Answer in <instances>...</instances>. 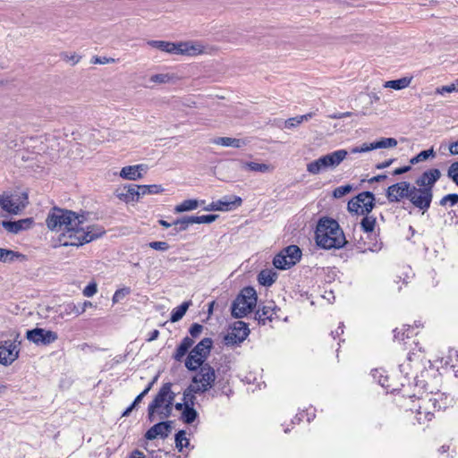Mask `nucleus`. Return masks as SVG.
<instances>
[{"label": "nucleus", "instance_id": "1", "mask_svg": "<svg viewBox=\"0 0 458 458\" xmlns=\"http://www.w3.org/2000/svg\"><path fill=\"white\" fill-rule=\"evenodd\" d=\"M105 233V229L98 225H87L84 214L70 211L65 223L64 233L58 235L61 246L81 247Z\"/></svg>", "mask_w": 458, "mask_h": 458}, {"label": "nucleus", "instance_id": "2", "mask_svg": "<svg viewBox=\"0 0 458 458\" xmlns=\"http://www.w3.org/2000/svg\"><path fill=\"white\" fill-rule=\"evenodd\" d=\"M315 235L317 245L325 250L341 249L347 243L339 224L332 218H321Z\"/></svg>", "mask_w": 458, "mask_h": 458}, {"label": "nucleus", "instance_id": "3", "mask_svg": "<svg viewBox=\"0 0 458 458\" xmlns=\"http://www.w3.org/2000/svg\"><path fill=\"white\" fill-rule=\"evenodd\" d=\"M175 393L172 391V384H164L153 401L148 407V418L150 421L156 420V414L160 419H167L172 415Z\"/></svg>", "mask_w": 458, "mask_h": 458}, {"label": "nucleus", "instance_id": "4", "mask_svg": "<svg viewBox=\"0 0 458 458\" xmlns=\"http://www.w3.org/2000/svg\"><path fill=\"white\" fill-rule=\"evenodd\" d=\"M148 45L168 54H180L186 55H197L204 52V47L199 43L179 42L173 43L164 40H149Z\"/></svg>", "mask_w": 458, "mask_h": 458}, {"label": "nucleus", "instance_id": "5", "mask_svg": "<svg viewBox=\"0 0 458 458\" xmlns=\"http://www.w3.org/2000/svg\"><path fill=\"white\" fill-rule=\"evenodd\" d=\"M257 305V293L252 287L243 288L232 303V316L242 318L252 311Z\"/></svg>", "mask_w": 458, "mask_h": 458}, {"label": "nucleus", "instance_id": "6", "mask_svg": "<svg viewBox=\"0 0 458 458\" xmlns=\"http://www.w3.org/2000/svg\"><path fill=\"white\" fill-rule=\"evenodd\" d=\"M347 156V151L339 149L325 155L307 165V171L311 174H318L322 171L337 166Z\"/></svg>", "mask_w": 458, "mask_h": 458}, {"label": "nucleus", "instance_id": "7", "mask_svg": "<svg viewBox=\"0 0 458 458\" xmlns=\"http://www.w3.org/2000/svg\"><path fill=\"white\" fill-rule=\"evenodd\" d=\"M215 380V369L209 364H206L199 368V371L192 377V384L189 386V392L205 393L213 386Z\"/></svg>", "mask_w": 458, "mask_h": 458}, {"label": "nucleus", "instance_id": "8", "mask_svg": "<svg viewBox=\"0 0 458 458\" xmlns=\"http://www.w3.org/2000/svg\"><path fill=\"white\" fill-rule=\"evenodd\" d=\"M433 199V191L411 184L408 199L423 213L430 208Z\"/></svg>", "mask_w": 458, "mask_h": 458}, {"label": "nucleus", "instance_id": "9", "mask_svg": "<svg viewBox=\"0 0 458 458\" xmlns=\"http://www.w3.org/2000/svg\"><path fill=\"white\" fill-rule=\"evenodd\" d=\"M19 335L13 340L0 341V364L9 366L14 362L20 354Z\"/></svg>", "mask_w": 458, "mask_h": 458}, {"label": "nucleus", "instance_id": "10", "mask_svg": "<svg viewBox=\"0 0 458 458\" xmlns=\"http://www.w3.org/2000/svg\"><path fill=\"white\" fill-rule=\"evenodd\" d=\"M250 329L243 321H236L233 324L231 330L225 335L224 343L227 346H234L242 344L249 335Z\"/></svg>", "mask_w": 458, "mask_h": 458}, {"label": "nucleus", "instance_id": "11", "mask_svg": "<svg viewBox=\"0 0 458 458\" xmlns=\"http://www.w3.org/2000/svg\"><path fill=\"white\" fill-rule=\"evenodd\" d=\"M71 210L54 208L47 215L46 224L52 232L64 233L66 220Z\"/></svg>", "mask_w": 458, "mask_h": 458}, {"label": "nucleus", "instance_id": "12", "mask_svg": "<svg viewBox=\"0 0 458 458\" xmlns=\"http://www.w3.org/2000/svg\"><path fill=\"white\" fill-rule=\"evenodd\" d=\"M28 203L26 192H17L3 197L2 208L13 214H18Z\"/></svg>", "mask_w": 458, "mask_h": 458}, {"label": "nucleus", "instance_id": "13", "mask_svg": "<svg viewBox=\"0 0 458 458\" xmlns=\"http://www.w3.org/2000/svg\"><path fill=\"white\" fill-rule=\"evenodd\" d=\"M26 337L29 341L38 345H48L55 342L58 338V335L54 331L36 327L34 329L28 330L26 333Z\"/></svg>", "mask_w": 458, "mask_h": 458}, {"label": "nucleus", "instance_id": "14", "mask_svg": "<svg viewBox=\"0 0 458 458\" xmlns=\"http://www.w3.org/2000/svg\"><path fill=\"white\" fill-rule=\"evenodd\" d=\"M410 189L409 182H397L387 188L386 196L389 202H399L404 198H409Z\"/></svg>", "mask_w": 458, "mask_h": 458}, {"label": "nucleus", "instance_id": "15", "mask_svg": "<svg viewBox=\"0 0 458 458\" xmlns=\"http://www.w3.org/2000/svg\"><path fill=\"white\" fill-rule=\"evenodd\" d=\"M396 145L397 140L394 138H382L377 141L363 143L360 147L353 148L352 153H362L377 148H394Z\"/></svg>", "mask_w": 458, "mask_h": 458}, {"label": "nucleus", "instance_id": "16", "mask_svg": "<svg viewBox=\"0 0 458 458\" xmlns=\"http://www.w3.org/2000/svg\"><path fill=\"white\" fill-rule=\"evenodd\" d=\"M440 170L437 168H432L422 173L421 175L417 178L415 183L417 186L433 191L435 183L440 179Z\"/></svg>", "mask_w": 458, "mask_h": 458}, {"label": "nucleus", "instance_id": "17", "mask_svg": "<svg viewBox=\"0 0 458 458\" xmlns=\"http://www.w3.org/2000/svg\"><path fill=\"white\" fill-rule=\"evenodd\" d=\"M173 421H161L152 426L145 434V437L148 440L156 439L157 437L165 438L168 437L172 430Z\"/></svg>", "mask_w": 458, "mask_h": 458}, {"label": "nucleus", "instance_id": "18", "mask_svg": "<svg viewBox=\"0 0 458 458\" xmlns=\"http://www.w3.org/2000/svg\"><path fill=\"white\" fill-rule=\"evenodd\" d=\"M279 309L273 303L265 305L255 313V319L258 320L259 324L266 325L267 322H272L275 318H277V311Z\"/></svg>", "mask_w": 458, "mask_h": 458}, {"label": "nucleus", "instance_id": "19", "mask_svg": "<svg viewBox=\"0 0 458 458\" xmlns=\"http://www.w3.org/2000/svg\"><path fill=\"white\" fill-rule=\"evenodd\" d=\"M432 406H435V403L431 399L423 400L422 405H420L416 412V420L419 424L425 425L432 420L434 413L429 410Z\"/></svg>", "mask_w": 458, "mask_h": 458}, {"label": "nucleus", "instance_id": "20", "mask_svg": "<svg viewBox=\"0 0 458 458\" xmlns=\"http://www.w3.org/2000/svg\"><path fill=\"white\" fill-rule=\"evenodd\" d=\"M147 165L140 164L135 165H128L122 168L120 171V176L126 180H137L142 177L141 172H146Z\"/></svg>", "mask_w": 458, "mask_h": 458}, {"label": "nucleus", "instance_id": "21", "mask_svg": "<svg viewBox=\"0 0 458 458\" xmlns=\"http://www.w3.org/2000/svg\"><path fill=\"white\" fill-rule=\"evenodd\" d=\"M140 196V185L135 184L124 186L118 193L119 199L125 202L138 201Z\"/></svg>", "mask_w": 458, "mask_h": 458}, {"label": "nucleus", "instance_id": "22", "mask_svg": "<svg viewBox=\"0 0 458 458\" xmlns=\"http://www.w3.org/2000/svg\"><path fill=\"white\" fill-rule=\"evenodd\" d=\"M212 345V339L206 337L194 346L190 352L206 360L210 353Z\"/></svg>", "mask_w": 458, "mask_h": 458}, {"label": "nucleus", "instance_id": "23", "mask_svg": "<svg viewBox=\"0 0 458 458\" xmlns=\"http://www.w3.org/2000/svg\"><path fill=\"white\" fill-rule=\"evenodd\" d=\"M218 208V211H229L233 209L236 207L242 205V199L237 196H225L221 199L216 201Z\"/></svg>", "mask_w": 458, "mask_h": 458}, {"label": "nucleus", "instance_id": "24", "mask_svg": "<svg viewBox=\"0 0 458 458\" xmlns=\"http://www.w3.org/2000/svg\"><path fill=\"white\" fill-rule=\"evenodd\" d=\"M194 344V339L191 336H185L181 344L178 345V347L175 350V352L174 353L173 357L177 361H182V358L186 355V353L189 352V350L192 347Z\"/></svg>", "mask_w": 458, "mask_h": 458}, {"label": "nucleus", "instance_id": "25", "mask_svg": "<svg viewBox=\"0 0 458 458\" xmlns=\"http://www.w3.org/2000/svg\"><path fill=\"white\" fill-rule=\"evenodd\" d=\"M32 224V220L30 218L21 219L19 221H4L3 226L10 233H17L21 230L27 229Z\"/></svg>", "mask_w": 458, "mask_h": 458}, {"label": "nucleus", "instance_id": "26", "mask_svg": "<svg viewBox=\"0 0 458 458\" xmlns=\"http://www.w3.org/2000/svg\"><path fill=\"white\" fill-rule=\"evenodd\" d=\"M359 195H363L360 198L361 199L360 214L368 215L369 213H370L372 211V209L375 207V203H374L375 196L370 191H363V192L360 193Z\"/></svg>", "mask_w": 458, "mask_h": 458}, {"label": "nucleus", "instance_id": "27", "mask_svg": "<svg viewBox=\"0 0 458 458\" xmlns=\"http://www.w3.org/2000/svg\"><path fill=\"white\" fill-rule=\"evenodd\" d=\"M26 259V256L22 253L0 248V262L3 263H13L15 260L23 261Z\"/></svg>", "mask_w": 458, "mask_h": 458}, {"label": "nucleus", "instance_id": "28", "mask_svg": "<svg viewBox=\"0 0 458 458\" xmlns=\"http://www.w3.org/2000/svg\"><path fill=\"white\" fill-rule=\"evenodd\" d=\"M213 143L216 145H221L225 147H233L236 148H240L247 144L245 140L242 139H235L230 137H218L213 140Z\"/></svg>", "mask_w": 458, "mask_h": 458}, {"label": "nucleus", "instance_id": "29", "mask_svg": "<svg viewBox=\"0 0 458 458\" xmlns=\"http://www.w3.org/2000/svg\"><path fill=\"white\" fill-rule=\"evenodd\" d=\"M277 278V273L273 269H264L258 276L259 283L264 286H271Z\"/></svg>", "mask_w": 458, "mask_h": 458}, {"label": "nucleus", "instance_id": "30", "mask_svg": "<svg viewBox=\"0 0 458 458\" xmlns=\"http://www.w3.org/2000/svg\"><path fill=\"white\" fill-rule=\"evenodd\" d=\"M206 360L204 359H200L191 352H189L188 356L185 359L184 365L190 371H197L199 368L205 366Z\"/></svg>", "mask_w": 458, "mask_h": 458}, {"label": "nucleus", "instance_id": "31", "mask_svg": "<svg viewBox=\"0 0 458 458\" xmlns=\"http://www.w3.org/2000/svg\"><path fill=\"white\" fill-rule=\"evenodd\" d=\"M284 252V255L286 256L289 259V264L295 265L301 257V249L296 245H290L284 250H282Z\"/></svg>", "mask_w": 458, "mask_h": 458}, {"label": "nucleus", "instance_id": "32", "mask_svg": "<svg viewBox=\"0 0 458 458\" xmlns=\"http://www.w3.org/2000/svg\"><path fill=\"white\" fill-rule=\"evenodd\" d=\"M195 224L194 216H183L182 218L176 219L173 222V225L175 226L174 229V233L172 234H176L179 232L185 231L191 225Z\"/></svg>", "mask_w": 458, "mask_h": 458}, {"label": "nucleus", "instance_id": "33", "mask_svg": "<svg viewBox=\"0 0 458 458\" xmlns=\"http://www.w3.org/2000/svg\"><path fill=\"white\" fill-rule=\"evenodd\" d=\"M92 303L89 301H85L82 303L76 305L74 303L67 304L65 307V312L67 314H74L75 316H80L84 313L86 309L91 307Z\"/></svg>", "mask_w": 458, "mask_h": 458}, {"label": "nucleus", "instance_id": "34", "mask_svg": "<svg viewBox=\"0 0 458 458\" xmlns=\"http://www.w3.org/2000/svg\"><path fill=\"white\" fill-rule=\"evenodd\" d=\"M198 417V412L193 408V405H190L186 401L184 403V410L182 413V420L186 424H191Z\"/></svg>", "mask_w": 458, "mask_h": 458}, {"label": "nucleus", "instance_id": "35", "mask_svg": "<svg viewBox=\"0 0 458 458\" xmlns=\"http://www.w3.org/2000/svg\"><path fill=\"white\" fill-rule=\"evenodd\" d=\"M191 305V301H184L178 307L174 308L172 310L170 320L171 322H177L182 318V317L185 315L187 310Z\"/></svg>", "mask_w": 458, "mask_h": 458}, {"label": "nucleus", "instance_id": "36", "mask_svg": "<svg viewBox=\"0 0 458 458\" xmlns=\"http://www.w3.org/2000/svg\"><path fill=\"white\" fill-rule=\"evenodd\" d=\"M242 168L253 171V172H260V173H267L271 171V167L266 164H259L255 162H241Z\"/></svg>", "mask_w": 458, "mask_h": 458}, {"label": "nucleus", "instance_id": "37", "mask_svg": "<svg viewBox=\"0 0 458 458\" xmlns=\"http://www.w3.org/2000/svg\"><path fill=\"white\" fill-rule=\"evenodd\" d=\"M274 266L278 269H289L293 264H289V259L284 255V252L281 250L277 255L275 256L273 259Z\"/></svg>", "mask_w": 458, "mask_h": 458}, {"label": "nucleus", "instance_id": "38", "mask_svg": "<svg viewBox=\"0 0 458 458\" xmlns=\"http://www.w3.org/2000/svg\"><path fill=\"white\" fill-rule=\"evenodd\" d=\"M199 207V202L196 199H186L183 200L181 204L177 205L174 208V211L176 213H182L186 211L194 210Z\"/></svg>", "mask_w": 458, "mask_h": 458}, {"label": "nucleus", "instance_id": "39", "mask_svg": "<svg viewBox=\"0 0 458 458\" xmlns=\"http://www.w3.org/2000/svg\"><path fill=\"white\" fill-rule=\"evenodd\" d=\"M410 82L411 79L404 77L398 80L388 81L386 82L385 87L399 90L407 88Z\"/></svg>", "mask_w": 458, "mask_h": 458}, {"label": "nucleus", "instance_id": "40", "mask_svg": "<svg viewBox=\"0 0 458 458\" xmlns=\"http://www.w3.org/2000/svg\"><path fill=\"white\" fill-rule=\"evenodd\" d=\"M175 79V76L174 74L170 73H158L154 74L149 78V81L153 83L157 84H166L173 82Z\"/></svg>", "mask_w": 458, "mask_h": 458}, {"label": "nucleus", "instance_id": "41", "mask_svg": "<svg viewBox=\"0 0 458 458\" xmlns=\"http://www.w3.org/2000/svg\"><path fill=\"white\" fill-rule=\"evenodd\" d=\"M435 156H436V153L433 150V148H430L428 150H423V151L420 152L418 155H416L415 157H413L412 158H411L410 163L411 165H416L418 163L428 160L429 157L433 158V157H435Z\"/></svg>", "mask_w": 458, "mask_h": 458}, {"label": "nucleus", "instance_id": "42", "mask_svg": "<svg viewBox=\"0 0 458 458\" xmlns=\"http://www.w3.org/2000/svg\"><path fill=\"white\" fill-rule=\"evenodd\" d=\"M140 191L141 196H144L147 194L161 193L164 191V189L161 185H158V184L140 185Z\"/></svg>", "mask_w": 458, "mask_h": 458}, {"label": "nucleus", "instance_id": "43", "mask_svg": "<svg viewBox=\"0 0 458 458\" xmlns=\"http://www.w3.org/2000/svg\"><path fill=\"white\" fill-rule=\"evenodd\" d=\"M189 445V439L186 437V432L180 430L175 434V446L178 451H182L184 446Z\"/></svg>", "mask_w": 458, "mask_h": 458}, {"label": "nucleus", "instance_id": "44", "mask_svg": "<svg viewBox=\"0 0 458 458\" xmlns=\"http://www.w3.org/2000/svg\"><path fill=\"white\" fill-rule=\"evenodd\" d=\"M376 225V218L373 216H368L362 218L360 222V227L365 233L373 232Z\"/></svg>", "mask_w": 458, "mask_h": 458}, {"label": "nucleus", "instance_id": "45", "mask_svg": "<svg viewBox=\"0 0 458 458\" xmlns=\"http://www.w3.org/2000/svg\"><path fill=\"white\" fill-rule=\"evenodd\" d=\"M457 203H458V194L457 193L447 194V195L444 196L439 201V205L443 206V207H445V206L454 207Z\"/></svg>", "mask_w": 458, "mask_h": 458}, {"label": "nucleus", "instance_id": "46", "mask_svg": "<svg viewBox=\"0 0 458 458\" xmlns=\"http://www.w3.org/2000/svg\"><path fill=\"white\" fill-rule=\"evenodd\" d=\"M361 196L362 195H357L355 198H353L352 199H351L349 202H348V210L350 212H354L356 214H360V201H361Z\"/></svg>", "mask_w": 458, "mask_h": 458}, {"label": "nucleus", "instance_id": "47", "mask_svg": "<svg viewBox=\"0 0 458 458\" xmlns=\"http://www.w3.org/2000/svg\"><path fill=\"white\" fill-rule=\"evenodd\" d=\"M352 190V186L351 184L342 185L334 190L333 196L335 199H340L351 192Z\"/></svg>", "mask_w": 458, "mask_h": 458}, {"label": "nucleus", "instance_id": "48", "mask_svg": "<svg viewBox=\"0 0 458 458\" xmlns=\"http://www.w3.org/2000/svg\"><path fill=\"white\" fill-rule=\"evenodd\" d=\"M131 293V289L129 287H123L121 289H118L114 292L112 301L113 303H117L121 300H123L126 295Z\"/></svg>", "mask_w": 458, "mask_h": 458}, {"label": "nucleus", "instance_id": "49", "mask_svg": "<svg viewBox=\"0 0 458 458\" xmlns=\"http://www.w3.org/2000/svg\"><path fill=\"white\" fill-rule=\"evenodd\" d=\"M447 176L458 185V162L451 164L447 170Z\"/></svg>", "mask_w": 458, "mask_h": 458}, {"label": "nucleus", "instance_id": "50", "mask_svg": "<svg viewBox=\"0 0 458 458\" xmlns=\"http://www.w3.org/2000/svg\"><path fill=\"white\" fill-rule=\"evenodd\" d=\"M217 215L194 216L195 224H210L216 220Z\"/></svg>", "mask_w": 458, "mask_h": 458}, {"label": "nucleus", "instance_id": "51", "mask_svg": "<svg viewBox=\"0 0 458 458\" xmlns=\"http://www.w3.org/2000/svg\"><path fill=\"white\" fill-rule=\"evenodd\" d=\"M61 57L64 61L69 62L72 65L77 64L81 60V56L75 53L64 52L61 54Z\"/></svg>", "mask_w": 458, "mask_h": 458}, {"label": "nucleus", "instance_id": "52", "mask_svg": "<svg viewBox=\"0 0 458 458\" xmlns=\"http://www.w3.org/2000/svg\"><path fill=\"white\" fill-rule=\"evenodd\" d=\"M98 292V284L96 282H90L84 289L83 295L86 297H92Z\"/></svg>", "mask_w": 458, "mask_h": 458}, {"label": "nucleus", "instance_id": "53", "mask_svg": "<svg viewBox=\"0 0 458 458\" xmlns=\"http://www.w3.org/2000/svg\"><path fill=\"white\" fill-rule=\"evenodd\" d=\"M454 91H458L456 81L450 85L442 86L437 89V93L440 95H444L445 93H452Z\"/></svg>", "mask_w": 458, "mask_h": 458}, {"label": "nucleus", "instance_id": "54", "mask_svg": "<svg viewBox=\"0 0 458 458\" xmlns=\"http://www.w3.org/2000/svg\"><path fill=\"white\" fill-rule=\"evenodd\" d=\"M203 330V327L200 324L194 323L190 327L189 333L191 338H198Z\"/></svg>", "mask_w": 458, "mask_h": 458}, {"label": "nucleus", "instance_id": "55", "mask_svg": "<svg viewBox=\"0 0 458 458\" xmlns=\"http://www.w3.org/2000/svg\"><path fill=\"white\" fill-rule=\"evenodd\" d=\"M149 247L156 250L165 251L169 249V244L165 242H151Z\"/></svg>", "mask_w": 458, "mask_h": 458}, {"label": "nucleus", "instance_id": "56", "mask_svg": "<svg viewBox=\"0 0 458 458\" xmlns=\"http://www.w3.org/2000/svg\"><path fill=\"white\" fill-rule=\"evenodd\" d=\"M301 123V120H299V115H297L295 117H291V118L285 120L284 121V128L291 130V129L297 127Z\"/></svg>", "mask_w": 458, "mask_h": 458}, {"label": "nucleus", "instance_id": "57", "mask_svg": "<svg viewBox=\"0 0 458 458\" xmlns=\"http://www.w3.org/2000/svg\"><path fill=\"white\" fill-rule=\"evenodd\" d=\"M114 59L113 58H106V57H99V56H94L92 59H91V64H109V63H114Z\"/></svg>", "mask_w": 458, "mask_h": 458}, {"label": "nucleus", "instance_id": "58", "mask_svg": "<svg viewBox=\"0 0 458 458\" xmlns=\"http://www.w3.org/2000/svg\"><path fill=\"white\" fill-rule=\"evenodd\" d=\"M193 392H189V387L183 392V401L184 403L187 401L190 405H194L195 396L193 395Z\"/></svg>", "mask_w": 458, "mask_h": 458}, {"label": "nucleus", "instance_id": "59", "mask_svg": "<svg viewBox=\"0 0 458 458\" xmlns=\"http://www.w3.org/2000/svg\"><path fill=\"white\" fill-rule=\"evenodd\" d=\"M411 169V167L410 165H405L403 167L396 168L395 170L393 171V175H400V174H405V173L409 172Z\"/></svg>", "mask_w": 458, "mask_h": 458}, {"label": "nucleus", "instance_id": "60", "mask_svg": "<svg viewBox=\"0 0 458 458\" xmlns=\"http://www.w3.org/2000/svg\"><path fill=\"white\" fill-rule=\"evenodd\" d=\"M394 161V159L392 158V159L386 160L385 162L378 163L376 165V168L377 169H385V168L390 166Z\"/></svg>", "mask_w": 458, "mask_h": 458}, {"label": "nucleus", "instance_id": "61", "mask_svg": "<svg viewBox=\"0 0 458 458\" xmlns=\"http://www.w3.org/2000/svg\"><path fill=\"white\" fill-rule=\"evenodd\" d=\"M146 394L147 392H141L140 394H138L131 403L132 407L136 408V406L142 401Z\"/></svg>", "mask_w": 458, "mask_h": 458}, {"label": "nucleus", "instance_id": "62", "mask_svg": "<svg viewBox=\"0 0 458 458\" xmlns=\"http://www.w3.org/2000/svg\"><path fill=\"white\" fill-rule=\"evenodd\" d=\"M314 115H315L314 112H310V113H308L306 114L299 115V120H301V123L308 122L312 117H314Z\"/></svg>", "mask_w": 458, "mask_h": 458}, {"label": "nucleus", "instance_id": "63", "mask_svg": "<svg viewBox=\"0 0 458 458\" xmlns=\"http://www.w3.org/2000/svg\"><path fill=\"white\" fill-rule=\"evenodd\" d=\"M449 151L452 155H458V140L450 144Z\"/></svg>", "mask_w": 458, "mask_h": 458}, {"label": "nucleus", "instance_id": "64", "mask_svg": "<svg viewBox=\"0 0 458 458\" xmlns=\"http://www.w3.org/2000/svg\"><path fill=\"white\" fill-rule=\"evenodd\" d=\"M129 458H145V454L140 450H134L131 452Z\"/></svg>", "mask_w": 458, "mask_h": 458}]
</instances>
